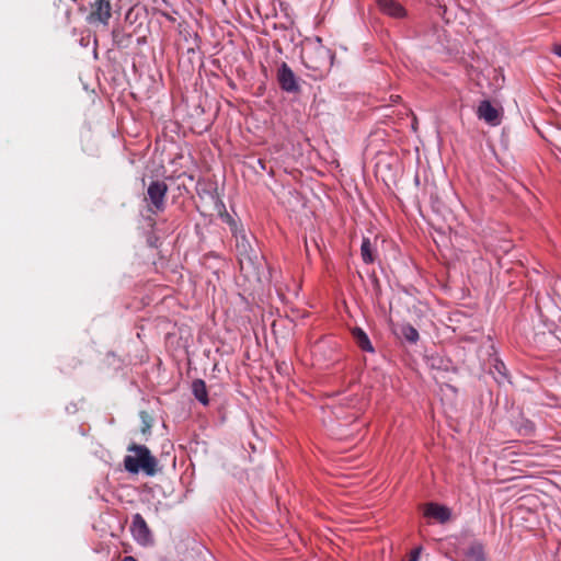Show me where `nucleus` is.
Masks as SVG:
<instances>
[{
	"label": "nucleus",
	"instance_id": "17",
	"mask_svg": "<svg viewBox=\"0 0 561 561\" xmlns=\"http://www.w3.org/2000/svg\"><path fill=\"white\" fill-rule=\"evenodd\" d=\"M515 428L520 435L531 436L535 433L536 425L533 421L520 416L514 422Z\"/></svg>",
	"mask_w": 561,
	"mask_h": 561
},
{
	"label": "nucleus",
	"instance_id": "14",
	"mask_svg": "<svg viewBox=\"0 0 561 561\" xmlns=\"http://www.w3.org/2000/svg\"><path fill=\"white\" fill-rule=\"evenodd\" d=\"M360 256L365 264H373L376 260V249L367 237H364L362 240Z\"/></svg>",
	"mask_w": 561,
	"mask_h": 561
},
{
	"label": "nucleus",
	"instance_id": "25",
	"mask_svg": "<svg viewBox=\"0 0 561 561\" xmlns=\"http://www.w3.org/2000/svg\"><path fill=\"white\" fill-rule=\"evenodd\" d=\"M421 552H422V547L414 548L410 553L409 561H419Z\"/></svg>",
	"mask_w": 561,
	"mask_h": 561
},
{
	"label": "nucleus",
	"instance_id": "26",
	"mask_svg": "<svg viewBox=\"0 0 561 561\" xmlns=\"http://www.w3.org/2000/svg\"><path fill=\"white\" fill-rule=\"evenodd\" d=\"M219 217H220L221 221L227 225L233 219V217L228 211L221 214Z\"/></svg>",
	"mask_w": 561,
	"mask_h": 561
},
{
	"label": "nucleus",
	"instance_id": "20",
	"mask_svg": "<svg viewBox=\"0 0 561 561\" xmlns=\"http://www.w3.org/2000/svg\"><path fill=\"white\" fill-rule=\"evenodd\" d=\"M112 34H113V39L118 47H127L128 42L131 39V34L121 33L115 30L112 32Z\"/></svg>",
	"mask_w": 561,
	"mask_h": 561
},
{
	"label": "nucleus",
	"instance_id": "10",
	"mask_svg": "<svg viewBox=\"0 0 561 561\" xmlns=\"http://www.w3.org/2000/svg\"><path fill=\"white\" fill-rule=\"evenodd\" d=\"M424 515L436 519L440 524H445L450 519L451 511L446 505L431 502L426 505Z\"/></svg>",
	"mask_w": 561,
	"mask_h": 561
},
{
	"label": "nucleus",
	"instance_id": "28",
	"mask_svg": "<svg viewBox=\"0 0 561 561\" xmlns=\"http://www.w3.org/2000/svg\"><path fill=\"white\" fill-rule=\"evenodd\" d=\"M552 53L561 58V44H556L552 48Z\"/></svg>",
	"mask_w": 561,
	"mask_h": 561
},
{
	"label": "nucleus",
	"instance_id": "1",
	"mask_svg": "<svg viewBox=\"0 0 561 561\" xmlns=\"http://www.w3.org/2000/svg\"><path fill=\"white\" fill-rule=\"evenodd\" d=\"M236 251L243 275L249 279L261 282L266 262L256 238L252 233L240 236L236 242Z\"/></svg>",
	"mask_w": 561,
	"mask_h": 561
},
{
	"label": "nucleus",
	"instance_id": "19",
	"mask_svg": "<svg viewBox=\"0 0 561 561\" xmlns=\"http://www.w3.org/2000/svg\"><path fill=\"white\" fill-rule=\"evenodd\" d=\"M207 196L214 202L215 210L218 213V216L226 213V206L222 199L220 198L218 194V188L210 186L207 191Z\"/></svg>",
	"mask_w": 561,
	"mask_h": 561
},
{
	"label": "nucleus",
	"instance_id": "2",
	"mask_svg": "<svg viewBox=\"0 0 561 561\" xmlns=\"http://www.w3.org/2000/svg\"><path fill=\"white\" fill-rule=\"evenodd\" d=\"M128 451L135 454V456L127 455L124 458V467L128 473L137 474L144 471L148 477H153L157 473L158 460L147 446L133 444L128 447Z\"/></svg>",
	"mask_w": 561,
	"mask_h": 561
},
{
	"label": "nucleus",
	"instance_id": "32",
	"mask_svg": "<svg viewBox=\"0 0 561 561\" xmlns=\"http://www.w3.org/2000/svg\"><path fill=\"white\" fill-rule=\"evenodd\" d=\"M195 230H196V233H197V234H199V233H201V232H199V225H196V226H195Z\"/></svg>",
	"mask_w": 561,
	"mask_h": 561
},
{
	"label": "nucleus",
	"instance_id": "22",
	"mask_svg": "<svg viewBox=\"0 0 561 561\" xmlns=\"http://www.w3.org/2000/svg\"><path fill=\"white\" fill-rule=\"evenodd\" d=\"M228 226L232 236L236 238V242H238V238L240 239V236L248 234L243 226L234 218L228 224Z\"/></svg>",
	"mask_w": 561,
	"mask_h": 561
},
{
	"label": "nucleus",
	"instance_id": "6",
	"mask_svg": "<svg viewBox=\"0 0 561 561\" xmlns=\"http://www.w3.org/2000/svg\"><path fill=\"white\" fill-rule=\"evenodd\" d=\"M112 16V4L110 0H96L92 4V10L89 15V22H99L103 25H107Z\"/></svg>",
	"mask_w": 561,
	"mask_h": 561
},
{
	"label": "nucleus",
	"instance_id": "13",
	"mask_svg": "<svg viewBox=\"0 0 561 561\" xmlns=\"http://www.w3.org/2000/svg\"><path fill=\"white\" fill-rule=\"evenodd\" d=\"M353 337L360 350L368 352V353L375 352V348H374L367 333L363 329L356 327L353 330Z\"/></svg>",
	"mask_w": 561,
	"mask_h": 561
},
{
	"label": "nucleus",
	"instance_id": "5",
	"mask_svg": "<svg viewBox=\"0 0 561 561\" xmlns=\"http://www.w3.org/2000/svg\"><path fill=\"white\" fill-rule=\"evenodd\" d=\"M277 81L280 89L287 93H296L299 91L298 79L286 62H282L278 67Z\"/></svg>",
	"mask_w": 561,
	"mask_h": 561
},
{
	"label": "nucleus",
	"instance_id": "27",
	"mask_svg": "<svg viewBox=\"0 0 561 561\" xmlns=\"http://www.w3.org/2000/svg\"><path fill=\"white\" fill-rule=\"evenodd\" d=\"M210 186H213V187H217V185H216V184H207V185H205V187L198 188V194H199L201 196H203V195H206V196H207V191L209 190V187H210Z\"/></svg>",
	"mask_w": 561,
	"mask_h": 561
},
{
	"label": "nucleus",
	"instance_id": "3",
	"mask_svg": "<svg viewBox=\"0 0 561 561\" xmlns=\"http://www.w3.org/2000/svg\"><path fill=\"white\" fill-rule=\"evenodd\" d=\"M168 193V185L160 180L151 181L148 188L147 195L150 201V210L154 214L163 211L165 208V195Z\"/></svg>",
	"mask_w": 561,
	"mask_h": 561
},
{
	"label": "nucleus",
	"instance_id": "30",
	"mask_svg": "<svg viewBox=\"0 0 561 561\" xmlns=\"http://www.w3.org/2000/svg\"><path fill=\"white\" fill-rule=\"evenodd\" d=\"M256 162H257V164L260 165L261 170H265V169H266L264 160H262V159H257V161H256Z\"/></svg>",
	"mask_w": 561,
	"mask_h": 561
},
{
	"label": "nucleus",
	"instance_id": "4",
	"mask_svg": "<svg viewBox=\"0 0 561 561\" xmlns=\"http://www.w3.org/2000/svg\"><path fill=\"white\" fill-rule=\"evenodd\" d=\"M130 531L134 539L141 546H147L152 542V535L147 525V522L141 514L137 513L133 516Z\"/></svg>",
	"mask_w": 561,
	"mask_h": 561
},
{
	"label": "nucleus",
	"instance_id": "9",
	"mask_svg": "<svg viewBox=\"0 0 561 561\" xmlns=\"http://www.w3.org/2000/svg\"><path fill=\"white\" fill-rule=\"evenodd\" d=\"M379 10L393 19H403L407 16L405 8L396 0H376Z\"/></svg>",
	"mask_w": 561,
	"mask_h": 561
},
{
	"label": "nucleus",
	"instance_id": "21",
	"mask_svg": "<svg viewBox=\"0 0 561 561\" xmlns=\"http://www.w3.org/2000/svg\"><path fill=\"white\" fill-rule=\"evenodd\" d=\"M228 226L232 236L236 238V242H238V238L240 239V236L248 234L243 226L234 218L228 224Z\"/></svg>",
	"mask_w": 561,
	"mask_h": 561
},
{
	"label": "nucleus",
	"instance_id": "7",
	"mask_svg": "<svg viewBox=\"0 0 561 561\" xmlns=\"http://www.w3.org/2000/svg\"><path fill=\"white\" fill-rule=\"evenodd\" d=\"M425 363L432 370L443 373L457 371V368L454 365L453 360L449 357L437 352L425 355Z\"/></svg>",
	"mask_w": 561,
	"mask_h": 561
},
{
	"label": "nucleus",
	"instance_id": "8",
	"mask_svg": "<svg viewBox=\"0 0 561 561\" xmlns=\"http://www.w3.org/2000/svg\"><path fill=\"white\" fill-rule=\"evenodd\" d=\"M477 116L483 119L490 126H499L501 124V116L497 108H495L489 100H482L477 110Z\"/></svg>",
	"mask_w": 561,
	"mask_h": 561
},
{
	"label": "nucleus",
	"instance_id": "29",
	"mask_svg": "<svg viewBox=\"0 0 561 561\" xmlns=\"http://www.w3.org/2000/svg\"><path fill=\"white\" fill-rule=\"evenodd\" d=\"M66 411H67L68 413H75V412L77 411V407H76V404L71 403L70 405H68V407L66 408Z\"/></svg>",
	"mask_w": 561,
	"mask_h": 561
},
{
	"label": "nucleus",
	"instance_id": "12",
	"mask_svg": "<svg viewBox=\"0 0 561 561\" xmlns=\"http://www.w3.org/2000/svg\"><path fill=\"white\" fill-rule=\"evenodd\" d=\"M192 392L198 402H201L203 405H208V403H209L208 392H207L206 383L203 379L193 380Z\"/></svg>",
	"mask_w": 561,
	"mask_h": 561
},
{
	"label": "nucleus",
	"instance_id": "11",
	"mask_svg": "<svg viewBox=\"0 0 561 561\" xmlns=\"http://www.w3.org/2000/svg\"><path fill=\"white\" fill-rule=\"evenodd\" d=\"M463 561H486L484 545L480 540L472 541L463 551Z\"/></svg>",
	"mask_w": 561,
	"mask_h": 561
},
{
	"label": "nucleus",
	"instance_id": "24",
	"mask_svg": "<svg viewBox=\"0 0 561 561\" xmlns=\"http://www.w3.org/2000/svg\"><path fill=\"white\" fill-rule=\"evenodd\" d=\"M140 417L142 421L141 433H144V434L149 433L150 428H151V421H150L148 414L146 412H141Z\"/></svg>",
	"mask_w": 561,
	"mask_h": 561
},
{
	"label": "nucleus",
	"instance_id": "15",
	"mask_svg": "<svg viewBox=\"0 0 561 561\" xmlns=\"http://www.w3.org/2000/svg\"><path fill=\"white\" fill-rule=\"evenodd\" d=\"M491 373L497 375V376H494V379L497 383L501 385L505 381H508V370L506 368V365L504 364V362L501 358L494 357L493 364L491 367Z\"/></svg>",
	"mask_w": 561,
	"mask_h": 561
},
{
	"label": "nucleus",
	"instance_id": "16",
	"mask_svg": "<svg viewBox=\"0 0 561 561\" xmlns=\"http://www.w3.org/2000/svg\"><path fill=\"white\" fill-rule=\"evenodd\" d=\"M316 41L319 44V46L317 47L316 50H317V54L322 58V62L319 65L312 66V68L319 69L322 66H331L332 60L334 58L333 53L329 48H325L321 45L322 39L320 37H317Z\"/></svg>",
	"mask_w": 561,
	"mask_h": 561
},
{
	"label": "nucleus",
	"instance_id": "18",
	"mask_svg": "<svg viewBox=\"0 0 561 561\" xmlns=\"http://www.w3.org/2000/svg\"><path fill=\"white\" fill-rule=\"evenodd\" d=\"M401 336L410 344H416L420 340L419 331L410 323L402 324Z\"/></svg>",
	"mask_w": 561,
	"mask_h": 561
},
{
	"label": "nucleus",
	"instance_id": "31",
	"mask_svg": "<svg viewBox=\"0 0 561 561\" xmlns=\"http://www.w3.org/2000/svg\"><path fill=\"white\" fill-rule=\"evenodd\" d=\"M122 561H137V560L131 556H127V557H124V559Z\"/></svg>",
	"mask_w": 561,
	"mask_h": 561
},
{
	"label": "nucleus",
	"instance_id": "23",
	"mask_svg": "<svg viewBox=\"0 0 561 561\" xmlns=\"http://www.w3.org/2000/svg\"><path fill=\"white\" fill-rule=\"evenodd\" d=\"M228 226L232 236L236 238V242H238V238L240 239V236L248 234L243 226L234 218L228 224Z\"/></svg>",
	"mask_w": 561,
	"mask_h": 561
}]
</instances>
